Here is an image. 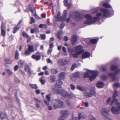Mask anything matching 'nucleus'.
<instances>
[{"mask_svg": "<svg viewBox=\"0 0 120 120\" xmlns=\"http://www.w3.org/2000/svg\"><path fill=\"white\" fill-rule=\"evenodd\" d=\"M28 49L25 51L24 53L25 54H26L27 55H30L31 52L34 51L33 47V46L29 45H28Z\"/></svg>", "mask_w": 120, "mask_h": 120, "instance_id": "ddd939ff", "label": "nucleus"}, {"mask_svg": "<svg viewBox=\"0 0 120 120\" xmlns=\"http://www.w3.org/2000/svg\"><path fill=\"white\" fill-rule=\"evenodd\" d=\"M64 23H62L60 25V29H63V27H64Z\"/></svg>", "mask_w": 120, "mask_h": 120, "instance_id": "0e129e2a", "label": "nucleus"}, {"mask_svg": "<svg viewBox=\"0 0 120 120\" xmlns=\"http://www.w3.org/2000/svg\"><path fill=\"white\" fill-rule=\"evenodd\" d=\"M61 94L62 96L64 97L68 98H71L75 96V95L72 94H68L66 91L64 89L62 90V92Z\"/></svg>", "mask_w": 120, "mask_h": 120, "instance_id": "39448f33", "label": "nucleus"}, {"mask_svg": "<svg viewBox=\"0 0 120 120\" xmlns=\"http://www.w3.org/2000/svg\"><path fill=\"white\" fill-rule=\"evenodd\" d=\"M79 76V73L77 72L73 74L71 76L70 78L73 81H75L76 80V78H78Z\"/></svg>", "mask_w": 120, "mask_h": 120, "instance_id": "4468645a", "label": "nucleus"}, {"mask_svg": "<svg viewBox=\"0 0 120 120\" xmlns=\"http://www.w3.org/2000/svg\"><path fill=\"white\" fill-rule=\"evenodd\" d=\"M32 5H30L29 6V9L30 11L32 13V14L35 15L36 14L35 9L34 7L32 8Z\"/></svg>", "mask_w": 120, "mask_h": 120, "instance_id": "4be33fe9", "label": "nucleus"}, {"mask_svg": "<svg viewBox=\"0 0 120 120\" xmlns=\"http://www.w3.org/2000/svg\"><path fill=\"white\" fill-rule=\"evenodd\" d=\"M41 37L43 39H45L46 38V35L45 34H41Z\"/></svg>", "mask_w": 120, "mask_h": 120, "instance_id": "6e6d98bb", "label": "nucleus"}, {"mask_svg": "<svg viewBox=\"0 0 120 120\" xmlns=\"http://www.w3.org/2000/svg\"><path fill=\"white\" fill-rule=\"evenodd\" d=\"M107 78L106 76L105 75H102L101 77V79L103 80H105Z\"/></svg>", "mask_w": 120, "mask_h": 120, "instance_id": "09e8293b", "label": "nucleus"}, {"mask_svg": "<svg viewBox=\"0 0 120 120\" xmlns=\"http://www.w3.org/2000/svg\"><path fill=\"white\" fill-rule=\"evenodd\" d=\"M67 14V11L66 10H65L64 11L63 15L61 16L60 19H58V20L59 21H61L62 22L64 21L65 20L66 18V16Z\"/></svg>", "mask_w": 120, "mask_h": 120, "instance_id": "2eb2a0df", "label": "nucleus"}, {"mask_svg": "<svg viewBox=\"0 0 120 120\" xmlns=\"http://www.w3.org/2000/svg\"><path fill=\"white\" fill-rule=\"evenodd\" d=\"M66 103H67L68 106L70 107H71L72 105V104L70 102V101H68L67 100L66 101Z\"/></svg>", "mask_w": 120, "mask_h": 120, "instance_id": "603ef678", "label": "nucleus"}, {"mask_svg": "<svg viewBox=\"0 0 120 120\" xmlns=\"http://www.w3.org/2000/svg\"><path fill=\"white\" fill-rule=\"evenodd\" d=\"M88 72L93 74V75L90 76L89 77V79L90 81H92L93 80L95 79L96 76L98 74V71H92L88 70Z\"/></svg>", "mask_w": 120, "mask_h": 120, "instance_id": "0eeeda50", "label": "nucleus"}, {"mask_svg": "<svg viewBox=\"0 0 120 120\" xmlns=\"http://www.w3.org/2000/svg\"><path fill=\"white\" fill-rule=\"evenodd\" d=\"M45 74L46 75H49V71H45Z\"/></svg>", "mask_w": 120, "mask_h": 120, "instance_id": "69168bd1", "label": "nucleus"}, {"mask_svg": "<svg viewBox=\"0 0 120 120\" xmlns=\"http://www.w3.org/2000/svg\"><path fill=\"white\" fill-rule=\"evenodd\" d=\"M104 84L103 82H99L97 83L96 86L98 88H101L103 87Z\"/></svg>", "mask_w": 120, "mask_h": 120, "instance_id": "cd10ccee", "label": "nucleus"}, {"mask_svg": "<svg viewBox=\"0 0 120 120\" xmlns=\"http://www.w3.org/2000/svg\"><path fill=\"white\" fill-rule=\"evenodd\" d=\"M51 73L53 74H56L58 73V70L56 68H53L51 69Z\"/></svg>", "mask_w": 120, "mask_h": 120, "instance_id": "bb28decb", "label": "nucleus"}, {"mask_svg": "<svg viewBox=\"0 0 120 120\" xmlns=\"http://www.w3.org/2000/svg\"><path fill=\"white\" fill-rule=\"evenodd\" d=\"M76 66V64H73L71 68V70H73L75 68Z\"/></svg>", "mask_w": 120, "mask_h": 120, "instance_id": "a18cd8bd", "label": "nucleus"}, {"mask_svg": "<svg viewBox=\"0 0 120 120\" xmlns=\"http://www.w3.org/2000/svg\"><path fill=\"white\" fill-rule=\"evenodd\" d=\"M103 14L101 12H98L96 14V17H93L90 14H88L85 15V17L87 19L84 21L85 23L88 25H91L95 22L97 20H99Z\"/></svg>", "mask_w": 120, "mask_h": 120, "instance_id": "f03ea898", "label": "nucleus"}, {"mask_svg": "<svg viewBox=\"0 0 120 120\" xmlns=\"http://www.w3.org/2000/svg\"><path fill=\"white\" fill-rule=\"evenodd\" d=\"M68 112L67 110H65L62 112V114L64 118H66L67 116Z\"/></svg>", "mask_w": 120, "mask_h": 120, "instance_id": "473e14b6", "label": "nucleus"}, {"mask_svg": "<svg viewBox=\"0 0 120 120\" xmlns=\"http://www.w3.org/2000/svg\"><path fill=\"white\" fill-rule=\"evenodd\" d=\"M60 34V31H59L58 32V34L57 35V37L60 40L61 39V38L59 35Z\"/></svg>", "mask_w": 120, "mask_h": 120, "instance_id": "e2e57ef3", "label": "nucleus"}, {"mask_svg": "<svg viewBox=\"0 0 120 120\" xmlns=\"http://www.w3.org/2000/svg\"><path fill=\"white\" fill-rule=\"evenodd\" d=\"M44 74V72H41L40 73H39L38 74V75L39 76L43 75Z\"/></svg>", "mask_w": 120, "mask_h": 120, "instance_id": "338daca9", "label": "nucleus"}, {"mask_svg": "<svg viewBox=\"0 0 120 120\" xmlns=\"http://www.w3.org/2000/svg\"><path fill=\"white\" fill-rule=\"evenodd\" d=\"M70 87L71 88V89L73 90H74L75 89V85L71 84L70 85Z\"/></svg>", "mask_w": 120, "mask_h": 120, "instance_id": "de8ad7c7", "label": "nucleus"}, {"mask_svg": "<svg viewBox=\"0 0 120 120\" xmlns=\"http://www.w3.org/2000/svg\"><path fill=\"white\" fill-rule=\"evenodd\" d=\"M52 51V49L49 48L48 52V54H49L51 53Z\"/></svg>", "mask_w": 120, "mask_h": 120, "instance_id": "13d9d810", "label": "nucleus"}, {"mask_svg": "<svg viewBox=\"0 0 120 120\" xmlns=\"http://www.w3.org/2000/svg\"><path fill=\"white\" fill-rule=\"evenodd\" d=\"M43 77H41L40 79V81L41 84H44L45 83V81L44 80L42 79Z\"/></svg>", "mask_w": 120, "mask_h": 120, "instance_id": "79ce46f5", "label": "nucleus"}, {"mask_svg": "<svg viewBox=\"0 0 120 120\" xmlns=\"http://www.w3.org/2000/svg\"><path fill=\"white\" fill-rule=\"evenodd\" d=\"M100 10L99 7H97L95 8L94 11L92 12V14H94L99 11Z\"/></svg>", "mask_w": 120, "mask_h": 120, "instance_id": "e433bc0d", "label": "nucleus"}, {"mask_svg": "<svg viewBox=\"0 0 120 120\" xmlns=\"http://www.w3.org/2000/svg\"><path fill=\"white\" fill-rule=\"evenodd\" d=\"M103 6L104 7L108 8H111V6L109 4L105 3L103 4Z\"/></svg>", "mask_w": 120, "mask_h": 120, "instance_id": "72a5a7b5", "label": "nucleus"}, {"mask_svg": "<svg viewBox=\"0 0 120 120\" xmlns=\"http://www.w3.org/2000/svg\"><path fill=\"white\" fill-rule=\"evenodd\" d=\"M73 15L72 16L70 15V17H72L73 18L77 19L79 21L82 19V15L80 14L79 13L74 12L73 13Z\"/></svg>", "mask_w": 120, "mask_h": 120, "instance_id": "423d86ee", "label": "nucleus"}, {"mask_svg": "<svg viewBox=\"0 0 120 120\" xmlns=\"http://www.w3.org/2000/svg\"><path fill=\"white\" fill-rule=\"evenodd\" d=\"M83 48L81 46L79 45L75 47L73 49H74L75 51L78 52V53L81 54L84 51Z\"/></svg>", "mask_w": 120, "mask_h": 120, "instance_id": "9d476101", "label": "nucleus"}, {"mask_svg": "<svg viewBox=\"0 0 120 120\" xmlns=\"http://www.w3.org/2000/svg\"><path fill=\"white\" fill-rule=\"evenodd\" d=\"M7 71L8 75H11L13 73V72L11 71L9 69H7Z\"/></svg>", "mask_w": 120, "mask_h": 120, "instance_id": "c03bdc74", "label": "nucleus"}, {"mask_svg": "<svg viewBox=\"0 0 120 120\" xmlns=\"http://www.w3.org/2000/svg\"><path fill=\"white\" fill-rule=\"evenodd\" d=\"M63 83V82L61 81L60 79H58L56 81L55 86H60L62 85Z\"/></svg>", "mask_w": 120, "mask_h": 120, "instance_id": "c756f323", "label": "nucleus"}, {"mask_svg": "<svg viewBox=\"0 0 120 120\" xmlns=\"http://www.w3.org/2000/svg\"><path fill=\"white\" fill-rule=\"evenodd\" d=\"M46 99L49 101L50 100V95H48L46 96Z\"/></svg>", "mask_w": 120, "mask_h": 120, "instance_id": "3c124183", "label": "nucleus"}, {"mask_svg": "<svg viewBox=\"0 0 120 120\" xmlns=\"http://www.w3.org/2000/svg\"><path fill=\"white\" fill-rule=\"evenodd\" d=\"M108 111L105 108H103L101 110V113L104 116H106L108 115Z\"/></svg>", "mask_w": 120, "mask_h": 120, "instance_id": "dca6fc26", "label": "nucleus"}, {"mask_svg": "<svg viewBox=\"0 0 120 120\" xmlns=\"http://www.w3.org/2000/svg\"><path fill=\"white\" fill-rule=\"evenodd\" d=\"M90 54L88 52H85L83 53L82 55V59H85L88 57L90 56Z\"/></svg>", "mask_w": 120, "mask_h": 120, "instance_id": "412c9836", "label": "nucleus"}, {"mask_svg": "<svg viewBox=\"0 0 120 120\" xmlns=\"http://www.w3.org/2000/svg\"><path fill=\"white\" fill-rule=\"evenodd\" d=\"M44 101L46 104L47 105H49V102L47 101V100H44Z\"/></svg>", "mask_w": 120, "mask_h": 120, "instance_id": "774afa93", "label": "nucleus"}, {"mask_svg": "<svg viewBox=\"0 0 120 120\" xmlns=\"http://www.w3.org/2000/svg\"><path fill=\"white\" fill-rule=\"evenodd\" d=\"M30 86L33 88L36 89L38 88V86L36 84H30Z\"/></svg>", "mask_w": 120, "mask_h": 120, "instance_id": "a19ab883", "label": "nucleus"}, {"mask_svg": "<svg viewBox=\"0 0 120 120\" xmlns=\"http://www.w3.org/2000/svg\"><path fill=\"white\" fill-rule=\"evenodd\" d=\"M79 116V118L77 117H75L74 118H72V119H71L70 120H73V119L74 120H79L80 119L82 118L81 114V113H79L78 114Z\"/></svg>", "mask_w": 120, "mask_h": 120, "instance_id": "7c9ffc66", "label": "nucleus"}, {"mask_svg": "<svg viewBox=\"0 0 120 120\" xmlns=\"http://www.w3.org/2000/svg\"><path fill=\"white\" fill-rule=\"evenodd\" d=\"M25 69L26 71L28 73L31 74L32 73V71L30 70V67L29 66L26 65L25 67Z\"/></svg>", "mask_w": 120, "mask_h": 120, "instance_id": "b1692460", "label": "nucleus"}, {"mask_svg": "<svg viewBox=\"0 0 120 120\" xmlns=\"http://www.w3.org/2000/svg\"><path fill=\"white\" fill-rule=\"evenodd\" d=\"M101 11L103 14L102 17L110 16L111 12L109 10L107 9L102 8L100 9Z\"/></svg>", "mask_w": 120, "mask_h": 120, "instance_id": "20e7f679", "label": "nucleus"}, {"mask_svg": "<svg viewBox=\"0 0 120 120\" xmlns=\"http://www.w3.org/2000/svg\"><path fill=\"white\" fill-rule=\"evenodd\" d=\"M19 54L18 50H16L15 55V58L16 59H19Z\"/></svg>", "mask_w": 120, "mask_h": 120, "instance_id": "4c0bfd02", "label": "nucleus"}, {"mask_svg": "<svg viewBox=\"0 0 120 120\" xmlns=\"http://www.w3.org/2000/svg\"><path fill=\"white\" fill-rule=\"evenodd\" d=\"M64 103L59 100H57L54 103L53 107L55 108L61 107L64 105Z\"/></svg>", "mask_w": 120, "mask_h": 120, "instance_id": "6e6552de", "label": "nucleus"}, {"mask_svg": "<svg viewBox=\"0 0 120 120\" xmlns=\"http://www.w3.org/2000/svg\"><path fill=\"white\" fill-rule=\"evenodd\" d=\"M62 89L61 87H55L52 89V92L54 93H57L58 94H61L62 92Z\"/></svg>", "mask_w": 120, "mask_h": 120, "instance_id": "f8f14e48", "label": "nucleus"}, {"mask_svg": "<svg viewBox=\"0 0 120 120\" xmlns=\"http://www.w3.org/2000/svg\"><path fill=\"white\" fill-rule=\"evenodd\" d=\"M92 89H93V90L92 92L93 94H92L91 93H85V95L86 96V97H91L92 96L93 94L94 93L95 88L94 87H92Z\"/></svg>", "mask_w": 120, "mask_h": 120, "instance_id": "aec40b11", "label": "nucleus"}, {"mask_svg": "<svg viewBox=\"0 0 120 120\" xmlns=\"http://www.w3.org/2000/svg\"><path fill=\"white\" fill-rule=\"evenodd\" d=\"M77 88L78 89L80 90H82V87L79 86H77Z\"/></svg>", "mask_w": 120, "mask_h": 120, "instance_id": "052dcab7", "label": "nucleus"}, {"mask_svg": "<svg viewBox=\"0 0 120 120\" xmlns=\"http://www.w3.org/2000/svg\"><path fill=\"white\" fill-rule=\"evenodd\" d=\"M98 40L96 39H92L90 40V42L93 44H94L97 43Z\"/></svg>", "mask_w": 120, "mask_h": 120, "instance_id": "f704fd0d", "label": "nucleus"}, {"mask_svg": "<svg viewBox=\"0 0 120 120\" xmlns=\"http://www.w3.org/2000/svg\"><path fill=\"white\" fill-rule=\"evenodd\" d=\"M89 76V74L87 72H86L84 74V77L85 78H88Z\"/></svg>", "mask_w": 120, "mask_h": 120, "instance_id": "864d4df0", "label": "nucleus"}, {"mask_svg": "<svg viewBox=\"0 0 120 120\" xmlns=\"http://www.w3.org/2000/svg\"><path fill=\"white\" fill-rule=\"evenodd\" d=\"M24 63V61L22 60H20L18 62L20 66V67L21 68H22L23 67Z\"/></svg>", "mask_w": 120, "mask_h": 120, "instance_id": "c9c22d12", "label": "nucleus"}, {"mask_svg": "<svg viewBox=\"0 0 120 120\" xmlns=\"http://www.w3.org/2000/svg\"><path fill=\"white\" fill-rule=\"evenodd\" d=\"M118 96V91L116 90H115L113 95V97L114 99L111 102L110 104V105L115 104L116 105V107L113 106L111 108V110L112 112L115 114H119L120 111V103L117 102L118 99L115 98L116 97Z\"/></svg>", "mask_w": 120, "mask_h": 120, "instance_id": "f257e3e1", "label": "nucleus"}, {"mask_svg": "<svg viewBox=\"0 0 120 120\" xmlns=\"http://www.w3.org/2000/svg\"><path fill=\"white\" fill-rule=\"evenodd\" d=\"M21 22H19L18 25L15 26L14 27L13 31L14 33H15L20 28L21 26L19 24Z\"/></svg>", "mask_w": 120, "mask_h": 120, "instance_id": "6ab92c4d", "label": "nucleus"}, {"mask_svg": "<svg viewBox=\"0 0 120 120\" xmlns=\"http://www.w3.org/2000/svg\"><path fill=\"white\" fill-rule=\"evenodd\" d=\"M61 13L60 12H59L57 14V16H54V18H55V20L58 21H59L58 20V19H60V18L61 17V16L60 17V15Z\"/></svg>", "mask_w": 120, "mask_h": 120, "instance_id": "2f4dec72", "label": "nucleus"}, {"mask_svg": "<svg viewBox=\"0 0 120 120\" xmlns=\"http://www.w3.org/2000/svg\"><path fill=\"white\" fill-rule=\"evenodd\" d=\"M56 76L54 75H50L48 78L49 81L50 82H53L56 80Z\"/></svg>", "mask_w": 120, "mask_h": 120, "instance_id": "f3484780", "label": "nucleus"}, {"mask_svg": "<svg viewBox=\"0 0 120 120\" xmlns=\"http://www.w3.org/2000/svg\"><path fill=\"white\" fill-rule=\"evenodd\" d=\"M113 86L114 87H120V84L118 83H116L114 84Z\"/></svg>", "mask_w": 120, "mask_h": 120, "instance_id": "37998d69", "label": "nucleus"}, {"mask_svg": "<svg viewBox=\"0 0 120 120\" xmlns=\"http://www.w3.org/2000/svg\"><path fill=\"white\" fill-rule=\"evenodd\" d=\"M31 22H30V23L32 24L33 23H34L35 22V20L34 18L32 17L31 18Z\"/></svg>", "mask_w": 120, "mask_h": 120, "instance_id": "4d7b16f0", "label": "nucleus"}, {"mask_svg": "<svg viewBox=\"0 0 120 120\" xmlns=\"http://www.w3.org/2000/svg\"><path fill=\"white\" fill-rule=\"evenodd\" d=\"M68 0H64V5L66 7L69 8L71 7V3H68Z\"/></svg>", "mask_w": 120, "mask_h": 120, "instance_id": "393cba45", "label": "nucleus"}, {"mask_svg": "<svg viewBox=\"0 0 120 120\" xmlns=\"http://www.w3.org/2000/svg\"><path fill=\"white\" fill-rule=\"evenodd\" d=\"M66 75L65 72H62L60 73L58 75V78L61 79H64Z\"/></svg>", "mask_w": 120, "mask_h": 120, "instance_id": "a211bd4d", "label": "nucleus"}, {"mask_svg": "<svg viewBox=\"0 0 120 120\" xmlns=\"http://www.w3.org/2000/svg\"><path fill=\"white\" fill-rule=\"evenodd\" d=\"M19 66L18 65L15 66L14 67V70L15 71H16L19 68Z\"/></svg>", "mask_w": 120, "mask_h": 120, "instance_id": "5fc2aeb1", "label": "nucleus"}, {"mask_svg": "<svg viewBox=\"0 0 120 120\" xmlns=\"http://www.w3.org/2000/svg\"><path fill=\"white\" fill-rule=\"evenodd\" d=\"M31 57L36 60H40L41 58V56L40 55H33L31 56Z\"/></svg>", "mask_w": 120, "mask_h": 120, "instance_id": "a878e982", "label": "nucleus"}, {"mask_svg": "<svg viewBox=\"0 0 120 120\" xmlns=\"http://www.w3.org/2000/svg\"><path fill=\"white\" fill-rule=\"evenodd\" d=\"M110 69L111 70L115 71V72L114 73H109V75L112 77V79L113 81H115L116 79L115 75L120 72V69L119 68L118 66L114 65H112L111 66Z\"/></svg>", "mask_w": 120, "mask_h": 120, "instance_id": "7ed1b4c3", "label": "nucleus"}, {"mask_svg": "<svg viewBox=\"0 0 120 120\" xmlns=\"http://www.w3.org/2000/svg\"><path fill=\"white\" fill-rule=\"evenodd\" d=\"M57 62L59 66H61L66 65L67 62L66 59H60L58 60Z\"/></svg>", "mask_w": 120, "mask_h": 120, "instance_id": "9b49d317", "label": "nucleus"}, {"mask_svg": "<svg viewBox=\"0 0 120 120\" xmlns=\"http://www.w3.org/2000/svg\"><path fill=\"white\" fill-rule=\"evenodd\" d=\"M23 36L26 38L28 37V35L26 33L23 32L22 33Z\"/></svg>", "mask_w": 120, "mask_h": 120, "instance_id": "8fccbe9b", "label": "nucleus"}, {"mask_svg": "<svg viewBox=\"0 0 120 120\" xmlns=\"http://www.w3.org/2000/svg\"><path fill=\"white\" fill-rule=\"evenodd\" d=\"M65 118H64L63 116L62 115L58 118V120H64L63 119Z\"/></svg>", "mask_w": 120, "mask_h": 120, "instance_id": "bf43d9fd", "label": "nucleus"}, {"mask_svg": "<svg viewBox=\"0 0 120 120\" xmlns=\"http://www.w3.org/2000/svg\"><path fill=\"white\" fill-rule=\"evenodd\" d=\"M0 116L1 119L2 120L5 117V115L4 113L2 112H0Z\"/></svg>", "mask_w": 120, "mask_h": 120, "instance_id": "58836bf2", "label": "nucleus"}, {"mask_svg": "<svg viewBox=\"0 0 120 120\" xmlns=\"http://www.w3.org/2000/svg\"><path fill=\"white\" fill-rule=\"evenodd\" d=\"M36 29L37 30V31H39L38 29L37 28H34V29H31V33H34L35 32H36L35 29Z\"/></svg>", "mask_w": 120, "mask_h": 120, "instance_id": "ea45409f", "label": "nucleus"}, {"mask_svg": "<svg viewBox=\"0 0 120 120\" xmlns=\"http://www.w3.org/2000/svg\"><path fill=\"white\" fill-rule=\"evenodd\" d=\"M4 26L2 24L1 26V34L3 36H5V35L6 32L4 29Z\"/></svg>", "mask_w": 120, "mask_h": 120, "instance_id": "c85d7f7f", "label": "nucleus"}, {"mask_svg": "<svg viewBox=\"0 0 120 120\" xmlns=\"http://www.w3.org/2000/svg\"><path fill=\"white\" fill-rule=\"evenodd\" d=\"M111 100V98L110 97H109L106 101V102L107 103H109Z\"/></svg>", "mask_w": 120, "mask_h": 120, "instance_id": "680f3d73", "label": "nucleus"}, {"mask_svg": "<svg viewBox=\"0 0 120 120\" xmlns=\"http://www.w3.org/2000/svg\"><path fill=\"white\" fill-rule=\"evenodd\" d=\"M77 40V36L75 35H73L72 37V38L71 40V41L72 44L75 43Z\"/></svg>", "mask_w": 120, "mask_h": 120, "instance_id": "5701e85b", "label": "nucleus"}, {"mask_svg": "<svg viewBox=\"0 0 120 120\" xmlns=\"http://www.w3.org/2000/svg\"><path fill=\"white\" fill-rule=\"evenodd\" d=\"M46 60L48 63H50L51 64H53L52 61L49 58L47 59Z\"/></svg>", "mask_w": 120, "mask_h": 120, "instance_id": "49530a36", "label": "nucleus"}, {"mask_svg": "<svg viewBox=\"0 0 120 120\" xmlns=\"http://www.w3.org/2000/svg\"><path fill=\"white\" fill-rule=\"evenodd\" d=\"M68 51L70 52V56H73V57L75 58H77L78 57L79 55H80V54L78 53V52L75 54H73V52H75L74 49H71L70 48H68Z\"/></svg>", "mask_w": 120, "mask_h": 120, "instance_id": "1a4fd4ad", "label": "nucleus"}]
</instances>
